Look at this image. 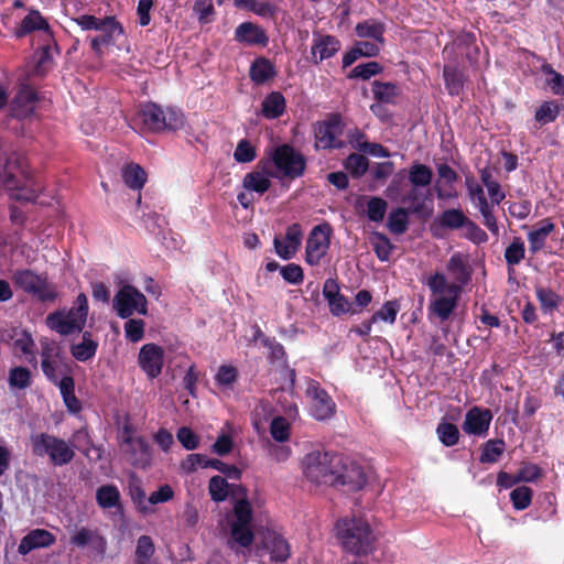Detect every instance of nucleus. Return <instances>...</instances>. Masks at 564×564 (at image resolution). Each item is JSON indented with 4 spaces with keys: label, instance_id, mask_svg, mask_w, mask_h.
<instances>
[{
    "label": "nucleus",
    "instance_id": "obj_1",
    "mask_svg": "<svg viewBox=\"0 0 564 564\" xmlns=\"http://www.w3.org/2000/svg\"><path fill=\"white\" fill-rule=\"evenodd\" d=\"M303 468L307 480L343 488L347 492L358 491L367 484L364 468L341 454L319 451L308 453L303 459Z\"/></svg>",
    "mask_w": 564,
    "mask_h": 564
},
{
    "label": "nucleus",
    "instance_id": "obj_2",
    "mask_svg": "<svg viewBox=\"0 0 564 564\" xmlns=\"http://www.w3.org/2000/svg\"><path fill=\"white\" fill-rule=\"evenodd\" d=\"M262 170L271 177L295 180L305 173L306 158L292 145L284 143L270 152L267 161H260Z\"/></svg>",
    "mask_w": 564,
    "mask_h": 564
},
{
    "label": "nucleus",
    "instance_id": "obj_3",
    "mask_svg": "<svg viewBox=\"0 0 564 564\" xmlns=\"http://www.w3.org/2000/svg\"><path fill=\"white\" fill-rule=\"evenodd\" d=\"M83 31H99L100 34L90 37V48L97 56L104 55V47L116 43L118 36L124 34L123 25L113 15L97 18L82 14L73 19Z\"/></svg>",
    "mask_w": 564,
    "mask_h": 564
},
{
    "label": "nucleus",
    "instance_id": "obj_4",
    "mask_svg": "<svg viewBox=\"0 0 564 564\" xmlns=\"http://www.w3.org/2000/svg\"><path fill=\"white\" fill-rule=\"evenodd\" d=\"M337 536L343 547L355 555H366L373 549L375 536L369 523L361 518L339 519Z\"/></svg>",
    "mask_w": 564,
    "mask_h": 564
},
{
    "label": "nucleus",
    "instance_id": "obj_5",
    "mask_svg": "<svg viewBox=\"0 0 564 564\" xmlns=\"http://www.w3.org/2000/svg\"><path fill=\"white\" fill-rule=\"evenodd\" d=\"M252 519L253 511L250 502L246 498L237 500L234 505L232 518L228 519L230 535L227 541L228 547L236 554L240 549H248L253 544Z\"/></svg>",
    "mask_w": 564,
    "mask_h": 564
},
{
    "label": "nucleus",
    "instance_id": "obj_6",
    "mask_svg": "<svg viewBox=\"0 0 564 564\" xmlns=\"http://www.w3.org/2000/svg\"><path fill=\"white\" fill-rule=\"evenodd\" d=\"M88 308L87 296L80 293L68 311L58 310L50 313L46 317V325L63 336L79 333L86 324Z\"/></svg>",
    "mask_w": 564,
    "mask_h": 564
},
{
    "label": "nucleus",
    "instance_id": "obj_7",
    "mask_svg": "<svg viewBox=\"0 0 564 564\" xmlns=\"http://www.w3.org/2000/svg\"><path fill=\"white\" fill-rule=\"evenodd\" d=\"M138 116L143 129L150 132L176 131L184 126V115L180 109L171 107L163 109L152 101L142 105Z\"/></svg>",
    "mask_w": 564,
    "mask_h": 564
},
{
    "label": "nucleus",
    "instance_id": "obj_8",
    "mask_svg": "<svg viewBox=\"0 0 564 564\" xmlns=\"http://www.w3.org/2000/svg\"><path fill=\"white\" fill-rule=\"evenodd\" d=\"M12 281L17 288L41 303H52L58 297L56 285L48 281L45 272L36 273L31 269H19L13 272Z\"/></svg>",
    "mask_w": 564,
    "mask_h": 564
},
{
    "label": "nucleus",
    "instance_id": "obj_9",
    "mask_svg": "<svg viewBox=\"0 0 564 564\" xmlns=\"http://www.w3.org/2000/svg\"><path fill=\"white\" fill-rule=\"evenodd\" d=\"M30 441L33 455L47 456L54 466L67 465L75 457L73 447L55 435L42 432L32 434Z\"/></svg>",
    "mask_w": 564,
    "mask_h": 564
},
{
    "label": "nucleus",
    "instance_id": "obj_10",
    "mask_svg": "<svg viewBox=\"0 0 564 564\" xmlns=\"http://www.w3.org/2000/svg\"><path fill=\"white\" fill-rule=\"evenodd\" d=\"M315 148L323 150H340L346 147L341 139L345 130L343 116L339 112L328 113L327 117L313 126Z\"/></svg>",
    "mask_w": 564,
    "mask_h": 564
},
{
    "label": "nucleus",
    "instance_id": "obj_11",
    "mask_svg": "<svg viewBox=\"0 0 564 564\" xmlns=\"http://www.w3.org/2000/svg\"><path fill=\"white\" fill-rule=\"evenodd\" d=\"M112 305L120 318H129L134 312L141 315L148 313V301L143 293L135 286L126 284L116 293Z\"/></svg>",
    "mask_w": 564,
    "mask_h": 564
},
{
    "label": "nucleus",
    "instance_id": "obj_12",
    "mask_svg": "<svg viewBox=\"0 0 564 564\" xmlns=\"http://www.w3.org/2000/svg\"><path fill=\"white\" fill-rule=\"evenodd\" d=\"M332 227L324 223L313 227L305 247V261L310 265L319 264L330 246Z\"/></svg>",
    "mask_w": 564,
    "mask_h": 564
},
{
    "label": "nucleus",
    "instance_id": "obj_13",
    "mask_svg": "<svg viewBox=\"0 0 564 564\" xmlns=\"http://www.w3.org/2000/svg\"><path fill=\"white\" fill-rule=\"evenodd\" d=\"M119 447L124 462L133 468L145 470L152 466L153 447L144 436L139 435Z\"/></svg>",
    "mask_w": 564,
    "mask_h": 564
},
{
    "label": "nucleus",
    "instance_id": "obj_14",
    "mask_svg": "<svg viewBox=\"0 0 564 564\" xmlns=\"http://www.w3.org/2000/svg\"><path fill=\"white\" fill-rule=\"evenodd\" d=\"M138 364L149 379L158 378L164 365V349L153 343L143 345L139 351Z\"/></svg>",
    "mask_w": 564,
    "mask_h": 564
},
{
    "label": "nucleus",
    "instance_id": "obj_15",
    "mask_svg": "<svg viewBox=\"0 0 564 564\" xmlns=\"http://www.w3.org/2000/svg\"><path fill=\"white\" fill-rule=\"evenodd\" d=\"M307 394L312 399V414L316 420L323 421L333 416L336 404L329 394L318 383H312L307 388Z\"/></svg>",
    "mask_w": 564,
    "mask_h": 564
},
{
    "label": "nucleus",
    "instance_id": "obj_16",
    "mask_svg": "<svg viewBox=\"0 0 564 564\" xmlns=\"http://www.w3.org/2000/svg\"><path fill=\"white\" fill-rule=\"evenodd\" d=\"M39 42L40 45L34 53V73L39 76H44L53 66V52L55 51L58 54L59 50L53 33H46L44 39Z\"/></svg>",
    "mask_w": 564,
    "mask_h": 564
},
{
    "label": "nucleus",
    "instance_id": "obj_17",
    "mask_svg": "<svg viewBox=\"0 0 564 564\" xmlns=\"http://www.w3.org/2000/svg\"><path fill=\"white\" fill-rule=\"evenodd\" d=\"M303 238V230L300 224L294 223L286 228L284 240L275 237L273 240L276 254L284 259H291L299 250Z\"/></svg>",
    "mask_w": 564,
    "mask_h": 564
},
{
    "label": "nucleus",
    "instance_id": "obj_18",
    "mask_svg": "<svg viewBox=\"0 0 564 564\" xmlns=\"http://www.w3.org/2000/svg\"><path fill=\"white\" fill-rule=\"evenodd\" d=\"M340 50V41L329 34H313V43L311 47V61L312 63L318 65L324 59L330 58L337 54Z\"/></svg>",
    "mask_w": 564,
    "mask_h": 564
},
{
    "label": "nucleus",
    "instance_id": "obj_19",
    "mask_svg": "<svg viewBox=\"0 0 564 564\" xmlns=\"http://www.w3.org/2000/svg\"><path fill=\"white\" fill-rule=\"evenodd\" d=\"M491 421L492 413L489 409L474 406L466 413L462 427L467 434L481 436L487 434Z\"/></svg>",
    "mask_w": 564,
    "mask_h": 564
},
{
    "label": "nucleus",
    "instance_id": "obj_20",
    "mask_svg": "<svg viewBox=\"0 0 564 564\" xmlns=\"http://www.w3.org/2000/svg\"><path fill=\"white\" fill-rule=\"evenodd\" d=\"M37 100L34 89L29 86L22 87L11 104V116L20 120L31 117L35 111Z\"/></svg>",
    "mask_w": 564,
    "mask_h": 564
},
{
    "label": "nucleus",
    "instance_id": "obj_21",
    "mask_svg": "<svg viewBox=\"0 0 564 564\" xmlns=\"http://www.w3.org/2000/svg\"><path fill=\"white\" fill-rule=\"evenodd\" d=\"M235 40L250 46L258 45L265 47L269 43V36L265 30L250 21L242 22L236 28Z\"/></svg>",
    "mask_w": 564,
    "mask_h": 564
},
{
    "label": "nucleus",
    "instance_id": "obj_22",
    "mask_svg": "<svg viewBox=\"0 0 564 564\" xmlns=\"http://www.w3.org/2000/svg\"><path fill=\"white\" fill-rule=\"evenodd\" d=\"M34 31L41 32L39 41L43 40L46 33H53L48 22L39 10H31L20 25L15 28L13 34L17 39H22Z\"/></svg>",
    "mask_w": 564,
    "mask_h": 564
},
{
    "label": "nucleus",
    "instance_id": "obj_23",
    "mask_svg": "<svg viewBox=\"0 0 564 564\" xmlns=\"http://www.w3.org/2000/svg\"><path fill=\"white\" fill-rule=\"evenodd\" d=\"M56 542L55 535L45 529H33L25 534L18 546L21 555H26L33 550L50 547Z\"/></svg>",
    "mask_w": 564,
    "mask_h": 564
},
{
    "label": "nucleus",
    "instance_id": "obj_24",
    "mask_svg": "<svg viewBox=\"0 0 564 564\" xmlns=\"http://www.w3.org/2000/svg\"><path fill=\"white\" fill-rule=\"evenodd\" d=\"M69 543L77 547L90 546L98 554L104 555L107 549V542L97 531L82 527L70 535Z\"/></svg>",
    "mask_w": 564,
    "mask_h": 564
},
{
    "label": "nucleus",
    "instance_id": "obj_25",
    "mask_svg": "<svg viewBox=\"0 0 564 564\" xmlns=\"http://www.w3.org/2000/svg\"><path fill=\"white\" fill-rule=\"evenodd\" d=\"M323 295L327 300L333 315H341L348 312L349 302L340 293L339 285L334 279H327L323 286Z\"/></svg>",
    "mask_w": 564,
    "mask_h": 564
},
{
    "label": "nucleus",
    "instance_id": "obj_26",
    "mask_svg": "<svg viewBox=\"0 0 564 564\" xmlns=\"http://www.w3.org/2000/svg\"><path fill=\"white\" fill-rule=\"evenodd\" d=\"M536 226L528 234L529 250L532 254H536L545 247L549 235L555 230V224L551 218L540 220Z\"/></svg>",
    "mask_w": 564,
    "mask_h": 564
},
{
    "label": "nucleus",
    "instance_id": "obj_27",
    "mask_svg": "<svg viewBox=\"0 0 564 564\" xmlns=\"http://www.w3.org/2000/svg\"><path fill=\"white\" fill-rule=\"evenodd\" d=\"M447 271L454 278L456 284L460 288L470 281L471 270L467 257L460 252H455L446 264Z\"/></svg>",
    "mask_w": 564,
    "mask_h": 564
},
{
    "label": "nucleus",
    "instance_id": "obj_28",
    "mask_svg": "<svg viewBox=\"0 0 564 564\" xmlns=\"http://www.w3.org/2000/svg\"><path fill=\"white\" fill-rule=\"evenodd\" d=\"M429 200L431 204L433 202L432 194L430 189H426L425 193H423L420 187L412 186V188L409 191L406 197L402 199L403 203H410L411 205V212L414 215L421 216V217H429L431 216L433 208L426 206L425 202Z\"/></svg>",
    "mask_w": 564,
    "mask_h": 564
},
{
    "label": "nucleus",
    "instance_id": "obj_29",
    "mask_svg": "<svg viewBox=\"0 0 564 564\" xmlns=\"http://www.w3.org/2000/svg\"><path fill=\"white\" fill-rule=\"evenodd\" d=\"M276 76L274 64L267 57L256 58L249 69V77L256 85H263Z\"/></svg>",
    "mask_w": 564,
    "mask_h": 564
},
{
    "label": "nucleus",
    "instance_id": "obj_30",
    "mask_svg": "<svg viewBox=\"0 0 564 564\" xmlns=\"http://www.w3.org/2000/svg\"><path fill=\"white\" fill-rule=\"evenodd\" d=\"M443 78L445 88L451 96H459L463 93L467 77L458 66L445 65Z\"/></svg>",
    "mask_w": 564,
    "mask_h": 564
},
{
    "label": "nucleus",
    "instance_id": "obj_31",
    "mask_svg": "<svg viewBox=\"0 0 564 564\" xmlns=\"http://www.w3.org/2000/svg\"><path fill=\"white\" fill-rule=\"evenodd\" d=\"M286 109V100L282 93L271 91L261 104V113L265 119H278Z\"/></svg>",
    "mask_w": 564,
    "mask_h": 564
},
{
    "label": "nucleus",
    "instance_id": "obj_32",
    "mask_svg": "<svg viewBox=\"0 0 564 564\" xmlns=\"http://www.w3.org/2000/svg\"><path fill=\"white\" fill-rule=\"evenodd\" d=\"M355 32L358 37L372 39L377 43H384L386 24L375 19H368L357 23Z\"/></svg>",
    "mask_w": 564,
    "mask_h": 564
},
{
    "label": "nucleus",
    "instance_id": "obj_33",
    "mask_svg": "<svg viewBox=\"0 0 564 564\" xmlns=\"http://www.w3.org/2000/svg\"><path fill=\"white\" fill-rule=\"evenodd\" d=\"M372 94L378 102L394 105L401 95V89L395 83L375 80Z\"/></svg>",
    "mask_w": 564,
    "mask_h": 564
},
{
    "label": "nucleus",
    "instance_id": "obj_34",
    "mask_svg": "<svg viewBox=\"0 0 564 564\" xmlns=\"http://www.w3.org/2000/svg\"><path fill=\"white\" fill-rule=\"evenodd\" d=\"M534 291L544 314H552L558 310L562 299L556 292L542 285H535Z\"/></svg>",
    "mask_w": 564,
    "mask_h": 564
},
{
    "label": "nucleus",
    "instance_id": "obj_35",
    "mask_svg": "<svg viewBox=\"0 0 564 564\" xmlns=\"http://www.w3.org/2000/svg\"><path fill=\"white\" fill-rule=\"evenodd\" d=\"M468 217L462 209L449 208L444 210L435 220V225L449 230L462 229L466 226Z\"/></svg>",
    "mask_w": 564,
    "mask_h": 564
},
{
    "label": "nucleus",
    "instance_id": "obj_36",
    "mask_svg": "<svg viewBox=\"0 0 564 564\" xmlns=\"http://www.w3.org/2000/svg\"><path fill=\"white\" fill-rule=\"evenodd\" d=\"M97 348L98 343L91 338V333L85 332L83 340L79 344L72 345L70 352L76 360L85 362L95 357Z\"/></svg>",
    "mask_w": 564,
    "mask_h": 564
},
{
    "label": "nucleus",
    "instance_id": "obj_37",
    "mask_svg": "<svg viewBox=\"0 0 564 564\" xmlns=\"http://www.w3.org/2000/svg\"><path fill=\"white\" fill-rule=\"evenodd\" d=\"M124 184L131 188L140 191L147 182V173L139 164L129 163L121 170Z\"/></svg>",
    "mask_w": 564,
    "mask_h": 564
},
{
    "label": "nucleus",
    "instance_id": "obj_38",
    "mask_svg": "<svg viewBox=\"0 0 564 564\" xmlns=\"http://www.w3.org/2000/svg\"><path fill=\"white\" fill-rule=\"evenodd\" d=\"M437 174L440 180L435 183L434 189L436 192L438 199H448L456 197V194H452L451 192H446L442 188L441 182L443 181L445 184H453L457 181L458 175L448 164L442 163L437 165Z\"/></svg>",
    "mask_w": 564,
    "mask_h": 564
},
{
    "label": "nucleus",
    "instance_id": "obj_39",
    "mask_svg": "<svg viewBox=\"0 0 564 564\" xmlns=\"http://www.w3.org/2000/svg\"><path fill=\"white\" fill-rule=\"evenodd\" d=\"M453 45L460 50L466 58L474 63L477 59L479 48L476 43V35L471 32L459 33L453 42Z\"/></svg>",
    "mask_w": 564,
    "mask_h": 564
},
{
    "label": "nucleus",
    "instance_id": "obj_40",
    "mask_svg": "<svg viewBox=\"0 0 564 564\" xmlns=\"http://www.w3.org/2000/svg\"><path fill=\"white\" fill-rule=\"evenodd\" d=\"M96 501L102 509L120 507V491L115 485H102L96 491Z\"/></svg>",
    "mask_w": 564,
    "mask_h": 564
},
{
    "label": "nucleus",
    "instance_id": "obj_41",
    "mask_svg": "<svg viewBox=\"0 0 564 564\" xmlns=\"http://www.w3.org/2000/svg\"><path fill=\"white\" fill-rule=\"evenodd\" d=\"M458 295L453 296H438L430 304V311L435 314L441 321H447L457 306Z\"/></svg>",
    "mask_w": 564,
    "mask_h": 564
},
{
    "label": "nucleus",
    "instance_id": "obj_42",
    "mask_svg": "<svg viewBox=\"0 0 564 564\" xmlns=\"http://www.w3.org/2000/svg\"><path fill=\"white\" fill-rule=\"evenodd\" d=\"M561 112V105L556 100L543 101L535 110L534 120L542 127L554 122Z\"/></svg>",
    "mask_w": 564,
    "mask_h": 564
},
{
    "label": "nucleus",
    "instance_id": "obj_43",
    "mask_svg": "<svg viewBox=\"0 0 564 564\" xmlns=\"http://www.w3.org/2000/svg\"><path fill=\"white\" fill-rule=\"evenodd\" d=\"M433 171L422 163H413L409 169V182L415 187H426L431 184Z\"/></svg>",
    "mask_w": 564,
    "mask_h": 564
},
{
    "label": "nucleus",
    "instance_id": "obj_44",
    "mask_svg": "<svg viewBox=\"0 0 564 564\" xmlns=\"http://www.w3.org/2000/svg\"><path fill=\"white\" fill-rule=\"evenodd\" d=\"M242 185L246 189L262 195L271 187V181L268 174L263 175L258 171H252L245 175Z\"/></svg>",
    "mask_w": 564,
    "mask_h": 564
},
{
    "label": "nucleus",
    "instance_id": "obj_45",
    "mask_svg": "<svg viewBox=\"0 0 564 564\" xmlns=\"http://www.w3.org/2000/svg\"><path fill=\"white\" fill-rule=\"evenodd\" d=\"M506 443L501 438L489 440L482 444L481 454L479 457L482 464L497 463L500 456L503 454Z\"/></svg>",
    "mask_w": 564,
    "mask_h": 564
},
{
    "label": "nucleus",
    "instance_id": "obj_46",
    "mask_svg": "<svg viewBox=\"0 0 564 564\" xmlns=\"http://www.w3.org/2000/svg\"><path fill=\"white\" fill-rule=\"evenodd\" d=\"M426 284L433 294H443L446 292L458 295L460 292V286L456 283H447L445 275L441 272L432 274L427 279Z\"/></svg>",
    "mask_w": 564,
    "mask_h": 564
},
{
    "label": "nucleus",
    "instance_id": "obj_47",
    "mask_svg": "<svg viewBox=\"0 0 564 564\" xmlns=\"http://www.w3.org/2000/svg\"><path fill=\"white\" fill-rule=\"evenodd\" d=\"M389 230L394 235H402L409 228V210L403 207L393 209L388 218Z\"/></svg>",
    "mask_w": 564,
    "mask_h": 564
},
{
    "label": "nucleus",
    "instance_id": "obj_48",
    "mask_svg": "<svg viewBox=\"0 0 564 564\" xmlns=\"http://www.w3.org/2000/svg\"><path fill=\"white\" fill-rule=\"evenodd\" d=\"M525 257V246L521 237H514L511 243L505 250V260L508 264V271L511 267L519 264Z\"/></svg>",
    "mask_w": 564,
    "mask_h": 564
},
{
    "label": "nucleus",
    "instance_id": "obj_49",
    "mask_svg": "<svg viewBox=\"0 0 564 564\" xmlns=\"http://www.w3.org/2000/svg\"><path fill=\"white\" fill-rule=\"evenodd\" d=\"M345 169L354 178L362 177L369 167V160L359 153H351L344 162Z\"/></svg>",
    "mask_w": 564,
    "mask_h": 564
},
{
    "label": "nucleus",
    "instance_id": "obj_50",
    "mask_svg": "<svg viewBox=\"0 0 564 564\" xmlns=\"http://www.w3.org/2000/svg\"><path fill=\"white\" fill-rule=\"evenodd\" d=\"M541 69L546 76V85L552 94L564 98V75L556 72L551 64H543Z\"/></svg>",
    "mask_w": 564,
    "mask_h": 564
},
{
    "label": "nucleus",
    "instance_id": "obj_51",
    "mask_svg": "<svg viewBox=\"0 0 564 564\" xmlns=\"http://www.w3.org/2000/svg\"><path fill=\"white\" fill-rule=\"evenodd\" d=\"M270 434L278 443H284L290 440L291 424L284 416H275L270 423Z\"/></svg>",
    "mask_w": 564,
    "mask_h": 564
},
{
    "label": "nucleus",
    "instance_id": "obj_52",
    "mask_svg": "<svg viewBox=\"0 0 564 564\" xmlns=\"http://www.w3.org/2000/svg\"><path fill=\"white\" fill-rule=\"evenodd\" d=\"M382 70H383V67L378 62L372 61V62L359 64L356 67H354L347 75V78H349V79L360 78L362 80H367V79H370L372 76L381 74Z\"/></svg>",
    "mask_w": 564,
    "mask_h": 564
},
{
    "label": "nucleus",
    "instance_id": "obj_53",
    "mask_svg": "<svg viewBox=\"0 0 564 564\" xmlns=\"http://www.w3.org/2000/svg\"><path fill=\"white\" fill-rule=\"evenodd\" d=\"M203 468H214L226 477L235 480H239L241 478V470L236 465H228L220 459L217 458H208L205 455V459L203 463Z\"/></svg>",
    "mask_w": 564,
    "mask_h": 564
},
{
    "label": "nucleus",
    "instance_id": "obj_54",
    "mask_svg": "<svg viewBox=\"0 0 564 564\" xmlns=\"http://www.w3.org/2000/svg\"><path fill=\"white\" fill-rule=\"evenodd\" d=\"M436 433L441 443L447 447L456 445L459 441V430L453 423L441 422L437 425Z\"/></svg>",
    "mask_w": 564,
    "mask_h": 564
},
{
    "label": "nucleus",
    "instance_id": "obj_55",
    "mask_svg": "<svg viewBox=\"0 0 564 564\" xmlns=\"http://www.w3.org/2000/svg\"><path fill=\"white\" fill-rule=\"evenodd\" d=\"M533 499V490L527 486L514 488L510 492V501L516 510H525L530 507Z\"/></svg>",
    "mask_w": 564,
    "mask_h": 564
},
{
    "label": "nucleus",
    "instance_id": "obj_56",
    "mask_svg": "<svg viewBox=\"0 0 564 564\" xmlns=\"http://www.w3.org/2000/svg\"><path fill=\"white\" fill-rule=\"evenodd\" d=\"M373 251L380 261H388L393 249L390 239L382 232H375L372 238Z\"/></svg>",
    "mask_w": 564,
    "mask_h": 564
},
{
    "label": "nucleus",
    "instance_id": "obj_57",
    "mask_svg": "<svg viewBox=\"0 0 564 564\" xmlns=\"http://www.w3.org/2000/svg\"><path fill=\"white\" fill-rule=\"evenodd\" d=\"M208 490L213 501H225L228 497V482L221 476H213L209 479Z\"/></svg>",
    "mask_w": 564,
    "mask_h": 564
},
{
    "label": "nucleus",
    "instance_id": "obj_58",
    "mask_svg": "<svg viewBox=\"0 0 564 564\" xmlns=\"http://www.w3.org/2000/svg\"><path fill=\"white\" fill-rule=\"evenodd\" d=\"M257 158L256 147L248 139H241L234 152V159L238 163H250Z\"/></svg>",
    "mask_w": 564,
    "mask_h": 564
},
{
    "label": "nucleus",
    "instance_id": "obj_59",
    "mask_svg": "<svg viewBox=\"0 0 564 564\" xmlns=\"http://www.w3.org/2000/svg\"><path fill=\"white\" fill-rule=\"evenodd\" d=\"M400 310V305L398 301H388L382 307L375 312L371 316V322L383 321L389 324H393L395 322L398 312Z\"/></svg>",
    "mask_w": 564,
    "mask_h": 564
},
{
    "label": "nucleus",
    "instance_id": "obj_60",
    "mask_svg": "<svg viewBox=\"0 0 564 564\" xmlns=\"http://www.w3.org/2000/svg\"><path fill=\"white\" fill-rule=\"evenodd\" d=\"M31 371L25 367H14L9 372V384L12 388L25 389L31 384Z\"/></svg>",
    "mask_w": 564,
    "mask_h": 564
},
{
    "label": "nucleus",
    "instance_id": "obj_61",
    "mask_svg": "<svg viewBox=\"0 0 564 564\" xmlns=\"http://www.w3.org/2000/svg\"><path fill=\"white\" fill-rule=\"evenodd\" d=\"M543 476V469L536 464L523 462L517 471L519 482H534Z\"/></svg>",
    "mask_w": 564,
    "mask_h": 564
},
{
    "label": "nucleus",
    "instance_id": "obj_62",
    "mask_svg": "<svg viewBox=\"0 0 564 564\" xmlns=\"http://www.w3.org/2000/svg\"><path fill=\"white\" fill-rule=\"evenodd\" d=\"M270 555L275 562H285L290 557V545L288 541L280 535L273 536L270 545Z\"/></svg>",
    "mask_w": 564,
    "mask_h": 564
},
{
    "label": "nucleus",
    "instance_id": "obj_63",
    "mask_svg": "<svg viewBox=\"0 0 564 564\" xmlns=\"http://www.w3.org/2000/svg\"><path fill=\"white\" fill-rule=\"evenodd\" d=\"M388 208L387 202L381 197H371L367 203V216L371 221H382Z\"/></svg>",
    "mask_w": 564,
    "mask_h": 564
},
{
    "label": "nucleus",
    "instance_id": "obj_64",
    "mask_svg": "<svg viewBox=\"0 0 564 564\" xmlns=\"http://www.w3.org/2000/svg\"><path fill=\"white\" fill-rule=\"evenodd\" d=\"M238 380V370L231 365H221L215 375V382L219 387H230Z\"/></svg>",
    "mask_w": 564,
    "mask_h": 564
}]
</instances>
